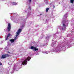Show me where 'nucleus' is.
Instances as JSON below:
<instances>
[{
	"label": "nucleus",
	"mask_w": 74,
	"mask_h": 74,
	"mask_svg": "<svg viewBox=\"0 0 74 74\" xmlns=\"http://www.w3.org/2000/svg\"><path fill=\"white\" fill-rule=\"evenodd\" d=\"M2 64L1 63V62H0V66H1L2 65Z\"/></svg>",
	"instance_id": "nucleus-18"
},
{
	"label": "nucleus",
	"mask_w": 74,
	"mask_h": 74,
	"mask_svg": "<svg viewBox=\"0 0 74 74\" xmlns=\"http://www.w3.org/2000/svg\"><path fill=\"white\" fill-rule=\"evenodd\" d=\"M9 56H9V55H8V54H6V57L7 58V57H9Z\"/></svg>",
	"instance_id": "nucleus-16"
},
{
	"label": "nucleus",
	"mask_w": 74,
	"mask_h": 74,
	"mask_svg": "<svg viewBox=\"0 0 74 74\" xmlns=\"http://www.w3.org/2000/svg\"><path fill=\"white\" fill-rule=\"evenodd\" d=\"M22 32V29H19L17 31V32H16V36H15V37L14 38V40H16V39H18V36L19 34V33Z\"/></svg>",
	"instance_id": "nucleus-1"
},
{
	"label": "nucleus",
	"mask_w": 74,
	"mask_h": 74,
	"mask_svg": "<svg viewBox=\"0 0 74 74\" xmlns=\"http://www.w3.org/2000/svg\"><path fill=\"white\" fill-rule=\"evenodd\" d=\"M74 0H70V3H72L73 4L74 3Z\"/></svg>",
	"instance_id": "nucleus-13"
},
{
	"label": "nucleus",
	"mask_w": 74,
	"mask_h": 74,
	"mask_svg": "<svg viewBox=\"0 0 74 74\" xmlns=\"http://www.w3.org/2000/svg\"><path fill=\"white\" fill-rule=\"evenodd\" d=\"M62 30H66V25L64 24H63L62 28Z\"/></svg>",
	"instance_id": "nucleus-6"
},
{
	"label": "nucleus",
	"mask_w": 74,
	"mask_h": 74,
	"mask_svg": "<svg viewBox=\"0 0 74 74\" xmlns=\"http://www.w3.org/2000/svg\"><path fill=\"white\" fill-rule=\"evenodd\" d=\"M27 61L26 60H25L23 62L22 64H21V65L23 64V65H26L27 64Z\"/></svg>",
	"instance_id": "nucleus-4"
},
{
	"label": "nucleus",
	"mask_w": 74,
	"mask_h": 74,
	"mask_svg": "<svg viewBox=\"0 0 74 74\" xmlns=\"http://www.w3.org/2000/svg\"><path fill=\"white\" fill-rule=\"evenodd\" d=\"M46 39H49L48 37H46Z\"/></svg>",
	"instance_id": "nucleus-21"
},
{
	"label": "nucleus",
	"mask_w": 74,
	"mask_h": 74,
	"mask_svg": "<svg viewBox=\"0 0 74 74\" xmlns=\"http://www.w3.org/2000/svg\"><path fill=\"white\" fill-rule=\"evenodd\" d=\"M55 44H54L53 45V46H54V45H55Z\"/></svg>",
	"instance_id": "nucleus-25"
},
{
	"label": "nucleus",
	"mask_w": 74,
	"mask_h": 74,
	"mask_svg": "<svg viewBox=\"0 0 74 74\" xmlns=\"http://www.w3.org/2000/svg\"><path fill=\"white\" fill-rule=\"evenodd\" d=\"M30 58L29 57H28L27 59V60H28V61H29L30 60Z\"/></svg>",
	"instance_id": "nucleus-12"
},
{
	"label": "nucleus",
	"mask_w": 74,
	"mask_h": 74,
	"mask_svg": "<svg viewBox=\"0 0 74 74\" xmlns=\"http://www.w3.org/2000/svg\"><path fill=\"white\" fill-rule=\"evenodd\" d=\"M5 58H6V55H2V56L1 58V59H5Z\"/></svg>",
	"instance_id": "nucleus-7"
},
{
	"label": "nucleus",
	"mask_w": 74,
	"mask_h": 74,
	"mask_svg": "<svg viewBox=\"0 0 74 74\" xmlns=\"http://www.w3.org/2000/svg\"><path fill=\"white\" fill-rule=\"evenodd\" d=\"M33 44V43H31L30 44H29L30 45H32V44Z\"/></svg>",
	"instance_id": "nucleus-20"
},
{
	"label": "nucleus",
	"mask_w": 74,
	"mask_h": 74,
	"mask_svg": "<svg viewBox=\"0 0 74 74\" xmlns=\"http://www.w3.org/2000/svg\"><path fill=\"white\" fill-rule=\"evenodd\" d=\"M49 10V8H47L46 9V12H48V11Z\"/></svg>",
	"instance_id": "nucleus-15"
},
{
	"label": "nucleus",
	"mask_w": 74,
	"mask_h": 74,
	"mask_svg": "<svg viewBox=\"0 0 74 74\" xmlns=\"http://www.w3.org/2000/svg\"><path fill=\"white\" fill-rule=\"evenodd\" d=\"M15 41V40L14 39H12L11 40H10V41L11 42V43H12V42H14V41Z\"/></svg>",
	"instance_id": "nucleus-8"
},
{
	"label": "nucleus",
	"mask_w": 74,
	"mask_h": 74,
	"mask_svg": "<svg viewBox=\"0 0 74 74\" xmlns=\"http://www.w3.org/2000/svg\"><path fill=\"white\" fill-rule=\"evenodd\" d=\"M28 1L29 3H31V2H32V0H28Z\"/></svg>",
	"instance_id": "nucleus-17"
},
{
	"label": "nucleus",
	"mask_w": 74,
	"mask_h": 74,
	"mask_svg": "<svg viewBox=\"0 0 74 74\" xmlns=\"http://www.w3.org/2000/svg\"><path fill=\"white\" fill-rule=\"evenodd\" d=\"M47 44H46L45 45H44L43 46H47Z\"/></svg>",
	"instance_id": "nucleus-22"
},
{
	"label": "nucleus",
	"mask_w": 74,
	"mask_h": 74,
	"mask_svg": "<svg viewBox=\"0 0 74 74\" xmlns=\"http://www.w3.org/2000/svg\"><path fill=\"white\" fill-rule=\"evenodd\" d=\"M31 49H33L34 51H34H35L38 50V49H37L36 47H31Z\"/></svg>",
	"instance_id": "nucleus-3"
},
{
	"label": "nucleus",
	"mask_w": 74,
	"mask_h": 74,
	"mask_svg": "<svg viewBox=\"0 0 74 74\" xmlns=\"http://www.w3.org/2000/svg\"><path fill=\"white\" fill-rule=\"evenodd\" d=\"M64 16H65V15Z\"/></svg>",
	"instance_id": "nucleus-26"
},
{
	"label": "nucleus",
	"mask_w": 74,
	"mask_h": 74,
	"mask_svg": "<svg viewBox=\"0 0 74 74\" xmlns=\"http://www.w3.org/2000/svg\"><path fill=\"white\" fill-rule=\"evenodd\" d=\"M11 45V43L8 42L7 44L8 46H10Z\"/></svg>",
	"instance_id": "nucleus-9"
},
{
	"label": "nucleus",
	"mask_w": 74,
	"mask_h": 74,
	"mask_svg": "<svg viewBox=\"0 0 74 74\" xmlns=\"http://www.w3.org/2000/svg\"><path fill=\"white\" fill-rule=\"evenodd\" d=\"M11 30V24L9 23L8 26V31H10Z\"/></svg>",
	"instance_id": "nucleus-5"
},
{
	"label": "nucleus",
	"mask_w": 74,
	"mask_h": 74,
	"mask_svg": "<svg viewBox=\"0 0 74 74\" xmlns=\"http://www.w3.org/2000/svg\"><path fill=\"white\" fill-rule=\"evenodd\" d=\"M46 4H48V2H47L46 3Z\"/></svg>",
	"instance_id": "nucleus-19"
},
{
	"label": "nucleus",
	"mask_w": 74,
	"mask_h": 74,
	"mask_svg": "<svg viewBox=\"0 0 74 74\" xmlns=\"http://www.w3.org/2000/svg\"><path fill=\"white\" fill-rule=\"evenodd\" d=\"M11 19L12 21L13 22H16L17 20H15V17L14 16H12L11 17Z\"/></svg>",
	"instance_id": "nucleus-2"
},
{
	"label": "nucleus",
	"mask_w": 74,
	"mask_h": 74,
	"mask_svg": "<svg viewBox=\"0 0 74 74\" xmlns=\"http://www.w3.org/2000/svg\"><path fill=\"white\" fill-rule=\"evenodd\" d=\"M12 4L13 5H15L17 4V3L16 2H12Z\"/></svg>",
	"instance_id": "nucleus-10"
},
{
	"label": "nucleus",
	"mask_w": 74,
	"mask_h": 74,
	"mask_svg": "<svg viewBox=\"0 0 74 74\" xmlns=\"http://www.w3.org/2000/svg\"><path fill=\"white\" fill-rule=\"evenodd\" d=\"M10 53V52L9 51H8V53Z\"/></svg>",
	"instance_id": "nucleus-23"
},
{
	"label": "nucleus",
	"mask_w": 74,
	"mask_h": 74,
	"mask_svg": "<svg viewBox=\"0 0 74 74\" xmlns=\"http://www.w3.org/2000/svg\"><path fill=\"white\" fill-rule=\"evenodd\" d=\"M6 0H2V1H6Z\"/></svg>",
	"instance_id": "nucleus-24"
},
{
	"label": "nucleus",
	"mask_w": 74,
	"mask_h": 74,
	"mask_svg": "<svg viewBox=\"0 0 74 74\" xmlns=\"http://www.w3.org/2000/svg\"><path fill=\"white\" fill-rule=\"evenodd\" d=\"M33 46H32V47H34V46H36V43H33Z\"/></svg>",
	"instance_id": "nucleus-14"
},
{
	"label": "nucleus",
	"mask_w": 74,
	"mask_h": 74,
	"mask_svg": "<svg viewBox=\"0 0 74 74\" xmlns=\"http://www.w3.org/2000/svg\"><path fill=\"white\" fill-rule=\"evenodd\" d=\"M11 34H9L8 35V36L5 39V40H7V39H8V37H10V36Z\"/></svg>",
	"instance_id": "nucleus-11"
}]
</instances>
